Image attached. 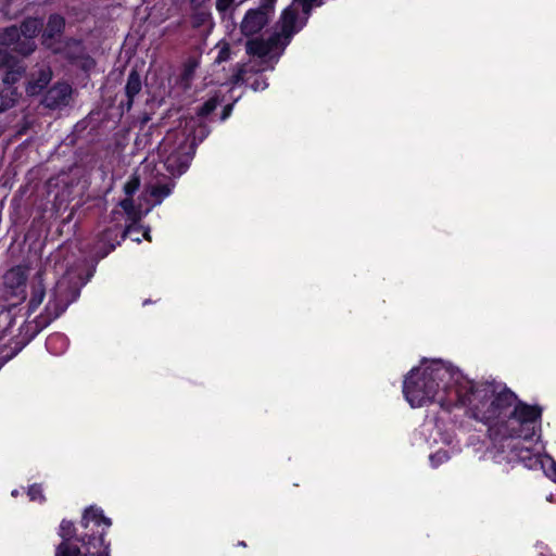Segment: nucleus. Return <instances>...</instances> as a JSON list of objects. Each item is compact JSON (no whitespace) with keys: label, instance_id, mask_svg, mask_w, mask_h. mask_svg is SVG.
Wrapping results in <instances>:
<instances>
[{"label":"nucleus","instance_id":"20","mask_svg":"<svg viewBox=\"0 0 556 556\" xmlns=\"http://www.w3.org/2000/svg\"><path fill=\"white\" fill-rule=\"evenodd\" d=\"M22 93L17 88H11L9 86H3L0 91V110H8L15 105V103L21 98Z\"/></svg>","mask_w":556,"mask_h":556},{"label":"nucleus","instance_id":"2","mask_svg":"<svg viewBox=\"0 0 556 556\" xmlns=\"http://www.w3.org/2000/svg\"><path fill=\"white\" fill-rule=\"evenodd\" d=\"M540 416L539 408L518 402L506 418L489 428L490 438L503 452L509 448L518 458L522 447L534 444Z\"/></svg>","mask_w":556,"mask_h":556},{"label":"nucleus","instance_id":"13","mask_svg":"<svg viewBox=\"0 0 556 556\" xmlns=\"http://www.w3.org/2000/svg\"><path fill=\"white\" fill-rule=\"evenodd\" d=\"M278 41V35L269 37L268 40L266 41L263 39L249 40L247 43V52L251 55L264 58L269 54V52L275 46H277Z\"/></svg>","mask_w":556,"mask_h":556},{"label":"nucleus","instance_id":"19","mask_svg":"<svg viewBox=\"0 0 556 556\" xmlns=\"http://www.w3.org/2000/svg\"><path fill=\"white\" fill-rule=\"evenodd\" d=\"M225 100L224 94L218 90L215 91L201 106L198 108L197 114L200 117L210 116L216 108L222 104Z\"/></svg>","mask_w":556,"mask_h":556},{"label":"nucleus","instance_id":"12","mask_svg":"<svg viewBox=\"0 0 556 556\" xmlns=\"http://www.w3.org/2000/svg\"><path fill=\"white\" fill-rule=\"evenodd\" d=\"M65 29V18L58 14H50L46 28L42 33V42L50 46L58 37H61Z\"/></svg>","mask_w":556,"mask_h":556},{"label":"nucleus","instance_id":"37","mask_svg":"<svg viewBox=\"0 0 556 556\" xmlns=\"http://www.w3.org/2000/svg\"><path fill=\"white\" fill-rule=\"evenodd\" d=\"M233 105H235V102H232V103H228V104H226V105L223 108V111H222V114H220V119H222V121L227 119V118L231 115V112H232Z\"/></svg>","mask_w":556,"mask_h":556},{"label":"nucleus","instance_id":"44","mask_svg":"<svg viewBox=\"0 0 556 556\" xmlns=\"http://www.w3.org/2000/svg\"><path fill=\"white\" fill-rule=\"evenodd\" d=\"M134 240L137 241V242H140L139 236H136V238H134Z\"/></svg>","mask_w":556,"mask_h":556},{"label":"nucleus","instance_id":"35","mask_svg":"<svg viewBox=\"0 0 556 556\" xmlns=\"http://www.w3.org/2000/svg\"><path fill=\"white\" fill-rule=\"evenodd\" d=\"M11 61V55L8 51L0 48V70Z\"/></svg>","mask_w":556,"mask_h":556},{"label":"nucleus","instance_id":"45","mask_svg":"<svg viewBox=\"0 0 556 556\" xmlns=\"http://www.w3.org/2000/svg\"><path fill=\"white\" fill-rule=\"evenodd\" d=\"M134 240L137 241V242H140L139 236H136V238H134Z\"/></svg>","mask_w":556,"mask_h":556},{"label":"nucleus","instance_id":"27","mask_svg":"<svg viewBox=\"0 0 556 556\" xmlns=\"http://www.w3.org/2000/svg\"><path fill=\"white\" fill-rule=\"evenodd\" d=\"M79 553L77 546H71L68 542H62L56 548L55 556H78Z\"/></svg>","mask_w":556,"mask_h":556},{"label":"nucleus","instance_id":"25","mask_svg":"<svg viewBox=\"0 0 556 556\" xmlns=\"http://www.w3.org/2000/svg\"><path fill=\"white\" fill-rule=\"evenodd\" d=\"M45 298V287L41 280H38L33 286L31 296L29 300V308L35 311L41 303Z\"/></svg>","mask_w":556,"mask_h":556},{"label":"nucleus","instance_id":"22","mask_svg":"<svg viewBox=\"0 0 556 556\" xmlns=\"http://www.w3.org/2000/svg\"><path fill=\"white\" fill-rule=\"evenodd\" d=\"M21 30L16 26L5 27L0 31V46L11 49V47L20 40Z\"/></svg>","mask_w":556,"mask_h":556},{"label":"nucleus","instance_id":"46","mask_svg":"<svg viewBox=\"0 0 556 556\" xmlns=\"http://www.w3.org/2000/svg\"><path fill=\"white\" fill-rule=\"evenodd\" d=\"M99 540H100V543L103 544V541H104L103 535H101Z\"/></svg>","mask_w":556,"mask_h":556},{"label":"nucleus","instance_id":"48","mask_svg":"<svg viewBox=\"0 0 556 556\" xmlns=\"http://www.w3.org/2000/svg\"><path fill=\"white\" fill-rule=\"evenodd\" d=\"M0 112H3V110H0Z\"/></svg>","mask_w":556,"mask_h":556},{"label":"nucleus","instance_id":"17","mask_svg":"<svg viewBox=\"0 0 556 556\" xmlns=\"http://www.w3.org/2000/svg\"><path fill=\"white\" fill-rule=\"evenodd\" d=\"M119 228L114 226L111 228L105 229L102 233L99 235V245L101 249H103L102 257L108 255L112 250L115 249L116 244L119 243L117 240L119 236Z\"/></svg>","mask_w":556,"mask_h":556},{"label":"nucleus","instance_id":"26","mask_svg":"<svg viewBox=\"0 0 556 556\" xmlns=\"http://www.w3.org/2000/svg\"><path fill=\"white\" fill-rule=\"evenodd\" d=\"M198 67V62L195 60L189 59L182 67L180 77L182 81H189L193 78L195 68Z\"/></svg>","mask_w":556,"mask_h":556},{"label":"nucleus","instance_id":"4","mask_svg":"<svg viewBox=\"0 0 556 556\" xmlns=\"http://www.w3.org/2000/svg\"><path fill=\"white\" fill-rule=\"evenodd\" d=\"M49 192L54 194L59 205L67 203L75 195L83 193L86 187L83 168L75 166L68 173H61L49 181Z\"/></svg>","mask_w":556,"mask_h":556},{"label":"nucleus","instance_id":"36","mask_svg":"<svg viewBox=\"0 0 556 556\" xmlns=\"http://www.w3.org/2000/svg\"><path fill=\"white\" fill-rule=\"evenodd\" d=\"M11 61V55L8 51L0 48V70Z\"/></svg>","mask_w":556,"mask_h":556},{"label":"nucleus","instance_id":"21","mask_svg":"<svg viewBox=\"0 0 556 556\" xmlns=\"http://www.w3.org/2000/svg\"><path fill=\"white\" fill-rule=\"evenodd\" d=\"M42 23L38 18H26L22 22L18 29L21 30V36L26 39L35 40L36 36L40 31Z\"/></svg>","mask_w":556,"mask_h":556},{"label":"nucleus","instance_id":"40","mask_svg":"<svg viewBox=\"0 0 556 556\" xmlns=\"http://www.w3.org/2000/svg\"><path fill=\"white\" fill-rule=\"evenodd\" d=\"M207 16L208 14L205 12H200L195 15L197 20L199 21V24L203 23Z\"/></svg>","mask_w":556,"mask_h":556},{"label":"nucleus","instance_id":"24","mask_svg":"<svg viewBox=\"0 0 556 556\" xmlns=\"http://www.w3.org/2000/svg\"><path fill=\"white\" fill-rule=\"evenodd\" d=\"M245 85L253 91H263L268 87L266 77L261 73H252L247 76Z\"/></svg>","mask_w":556,"mask_h":556},{"label":"nucleus","instance_id":"43","mask_svg":"<svg viewBox=\"0 0 556 556\" xmlns=\"http://www.w3.org/2000/svg\"><path fill=\"white\" fill-rule=\"evenodd\" d=\"M143 237L147 239V240H151V237H150V233H149V229H146L144 233H143Z\"/></svg>","mask_w":556,"mask_h":556},{"label":"nucleus","instance_id":"18","mask_svg":"<svg viewBox=\"0 0 556 556\" xmlns=\"http://www.w3.org/2000/svg\"><path fill=\"white\" fill-rule=\"evenodd\" d=\"M93 522L96 526H102L104 525L105 528H110L112 522L109 518L103 516L102 510L98 508L90 507L85 510L81 525L85 528H88L89 525Z\"/></svg>","mask_w":556,"mask_h":556},{"label":"nucleus","instance_id":"33","mask_svg":"<svg viewBox=\"0 0 556 556\" xmlns=\"http://www.w3.org/2000/svg\"><path fill=\"white\" fill-rule=\"evenodd\" d=\"M448 458L447 453L444 451H438L435 454L430 456V462L432 466H438L439 464H442L446 462Z\"/></svg>","mask_w":556,"mask_h":556},{"label":"nucleus","instance_id":"34","mask_svg":"<svg viewBox=\"0 0 556 556\" xmlns=\"http://www.w3.org/2000/svg\"><path fill=\"white\" fill-rule=\"evenodd\" d=\"M233 2L235 0H216V10L219 13H225L229 10Z\"/></svg>","mask_w":556,"mask_h":556},{"label":"nucleus","instance_id":"23","mask_svg":"<svg viewBox=\"0 0 556 556\" xmlns=\"http://www.w3.org/2000/svg\"><path fill=\"white\" fill-rule=\"evenodd\" d=\"M36 49V42L35 40H31V39H26L24 37H20V40L17 42H15L12 47H11V51L12 52H15L17 54H21L23 56H28L29 54H31Z\"/></svg>","mask_w":556,"mask_h":556},{"label":"nucleus","instance_id":"6","mask_svg":"<svg viewBox=\"0 0 556 556\" xmlns=\"http://www.w3.org/2000/svg\"><path fill=\"white\" fill-rule=\"evenodd\" d=\"M539 439L538 435L533 445L522 447L518 454V459L529 468L540 464L545 475L556 482V462L548 455H542L544 446L539 442Z\"/></svg>","mask_w":556,"mask_h":556},{"label":"nucleus","instance_id":"42","mask_svg":"<svg viewBox=\"0 0 556 556\" xmlns=\"http://www.w3.org/2000/svg\"><path fill=\"white\" fill-rule=\"evenodd\" d=\"M546 500L548 502H556V498H555L554 494H549L548 496H546Z\"/></svg>","mask_w":556,"mask_h":556},{"label":"nucleus","instance_id":"28","mask_svg":"<svg viewBox=\"0 0 556 556\" xmlns=\"http://www.w3.org/2000/svg\"><path fill=\"white\" fill-rule=\"evenodd\" d=\"M75 532V527L73 522L68 520H62L60 525L59 534L64 540L63 542H68V540L73 536Z\"/></svg>","mask_w":556,"mask_h":556},{"label":"nucleus","instance_id":"32","mask_svg":"<svg viewBox=\"0 0 556 556\" xmlns=\"http://www.w3.org/2000/svg\"><path fill=\"white\" fill-rule=\"evenodd\" d=\"M247 72L243 67H240L230 78L232 85L245 84Z\"/></svg>","mask_w":556,"mask_h":556},{"label":"nucleus","instance_id":"39","mask_svg":"<svg viewBox=\"0 0 556 556\" xmlns=\"http://www.w3.org/2000/svg\"><path fill=\"white\" fill-rule=\"evenodd\" d=\"M134 231H137V227H136V226H132V225H131V226H128V227L124 230V232H123V237L130 236V235H131V232H134Z\"/></svg>","mask_w":556,"mask_h":556},{"label":"nucleus","instance_id":"7","mask_svg":"<svg viewBox=\"0 0 556 556\" xmlns=\"http://www.w3.org/2000/svg\"><path fill=\"white\" fill-rule=\"evenodd\" d=\"M53 73L49 65H40L37 68L26 73L25 92L28 97H36L48 87Z\"/></svg>","mask_w":556,"mask_h":556},{"label":"nucleus","instance_id":"30","mask_svg":"<svg viewBox=\"0 0 556 556\" xmlns=\"http://www.w3.org/2000/svg\"><path fill=\"white\" fill-rule=\"evenodd\" d=\"M140 186V180L137 176H132L124 186V191L127 197H131Z\"/></svg>","mask_w":556,"mask_h":556},{"label":"nucleus","instance_id":"3","mask_svg":"<svg viewBox=\"0 0 556 556\" xmlns=\"http://www.w3.org/2000/svg\"><path fill=\"white\" fill-rule=\"evenodd\" d=\"M159 156L172 175H181L189 166L193 154V141H161Z\"/></svg>","mask_w":556,"mask_h":556},{"label":"nucleus","instance_id":"1","mask_svg":"<svg viewBox=\"0 0 556 556\" xmlns=\"http://www.w3.org/2000/svg\"><path fill=\"white\" fill-rule=\"evenodd\" d=\"M403 392L412 407L431 402L444 408L468 406L472 417L489 428L501 422L518 403L505 386L495 382L473 383L457 369L440 359L413 368L404 380Z\"/></svg>","mask_w":556,"mask_h":556},{"label":"nucleus","instance_id":"11","mask_svg":"<svg viewBox=\"0 0 556 556\" xmlns=\"http://www.w3.org/2000/svg\"><path fill=\"white\" fill-rule=\"evenodd\" d=\"M141 89L142 83L140 74L137 70L132 68L128 74L125 86L126 101L122 100L118 105L122 113L129 112L131 110L135 97L141 91Z\"/></svg>","mask_w":556,"mask_h":556},{"label":"nucleus","instance_id":"14","mask_svg":"<svg viewBox=\"0 0 556 556\" xmlns=\"http://www.w3.org/2000/svg\"><path fill=\"white\" fill-rule=\"evenodd\" d=\"M2 68L5 70L2 77L3 86L17 88L15 84L26 76V67L17 61H14L12 56L11 61Z\"/></svg>","mask_w":556,"mask_h":556},{"label":"nucleus","instance_id":"9","mask_svg":"<svg viewBox=\"0 0 556 556\" xmlns=\"http://www.w3.org/2000/svg\"><path fill=\"white\" fill-rule=\"evenodd\" d=\"M173 188L174 184L170 181L147 185L141 194L142 201L146 202V211H151L153 206L161 204L172 193Z\"/></svg>","mask_w":556,"mask_h":556},{"label":"nucleus","instance_id":"15","mask_svg":"<svg viewBox=\"0 0 556 556\" xmlns=\"http://www.w3.org/2000/svg\"><path fill=\"white\" fill-rule=\"evenodd\" d=\"M119 204L132 223H137L150 212L146 211V202L142 201V197L140 198L138 205H135L129 197L121 201Z\"/></svg>","mask_w":556,"mask_h":556},{"label":"nucleus","instance_id":"29","mask_svg":"<svg viewBox=\"0 0 556 556\" xmlns=\"http://www.w3.org/2000/svg\"><path fill=\"white\" fill-rule=\"evenodd\" d=\"M230 55H231L230 46H229V43L225 42L220 47V49H219V51H218L214 62L217 63V64H220L223 62L228 61L230 59Z\"/></svg>","mask_w":556,"mask_h":556},{"label":"nucleus","instance_id":"31","mask_svg":"<svg viewBox=\"0 0 556 556\" xmlns=\"http://www.w3.org/2000/svg\"><path fill=\"white\" fill-rule=\"evenodd\" d=\"M28 496L31 501H43V494L40 485L34 484L28 490Z\"/></svg>","mask_w":556,"mask_h":556},{"label":"nucleus","instance_id":"5","mask_svg":"<svg viewBox=\"0 0 556 556\" xmlns=\"http://www.w3.org/2000/svg\"><path fill=\"white\" fill-rule=\"evenodd\" d=\"M276 2L277 0H262L260 7L248 10L240 24L241 33L245 37L258 34L268 24Z\"/></svg>","mask_w":556,"mask_h":556},{"label":"nucleus","instance_id":"41","mask_svg":"<svg viewBox=\"0 0 556 556\" xmlns=\"http://www.w3.org/2000/svg\"><path fill=\"white\" fill-rule=\"evenodd\" d=\"M90 556H109V553H108V546H105V549L101 553H90L89 554Z\"/></svg>","mask_w":556,"mask_h":556},{"label":"nucleus","instance_id":"38","mask_svg":"<svg viewBox=\"0 0 556 556\" xmlns=\"http://www.w3.org/2000/svg\"><path fill=\"white\" fill-rule=\"evenodd\" d=\"M301 5H302V10L305 14H308L313 8V5H315L314 3H309V2H299Z\"/></svg>","mask_w":556,"mask_h":556},{"label":"nucleus","instance_id":"10","mask_svg":"<svg viewBox=\"0 0 556 556\" xmlns=\"http://www.w3.org/2000/svg\"><path fill=\"white\" fill-rule=\"evenodd\" d=\"M27 279L26 268L16 266L7 271L3 277L4 286L10 290L11 295L24 300L25 299V282Z\"/></svg>","mask_w":556,"mask_h":556},{"label":"nucleus","instance_id":"16","mask_svg":"<svg viewBox=\"0 0 556 556\" xmlns=\"http://www.w3.org/2000/svg\"><path fill=\"white\" fill-rule=\"evenodd\" d=\"M299 13L292 7L286 8L281 13V34L286 38L292 37L298 30L295 27Z\"/></svg>","mask_w":556,"mask_h":556},{"label":"nucleus","instance_id":"8","mask_svg":"<svg viewBox=\"0 0 556 556\" xmlns=\"http://www.w3.org/2000/svg\"><path fill=\"white\" fill-rule=\"evenodd\" d=\"M71 96V85L65 81H58L46 91L41 104L50 110L62 109L68 105Z\"/></svg>","mask_w":556,"mask_h":556},{"label":"nucleus","instance_id":"47","mask_svg":"<svg viewBox=\"0 0 556 556\" xmlns=\"http://www.w3.org/2000/svg\"><path fill=\"white\" fill-rule=\"evenodd\" d=\"M17 494V491H13L12 495L15 496Z\"/></svg>","mask_w":556,"mask_h":556}]
</instances>
